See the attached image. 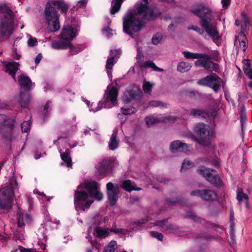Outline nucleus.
Listing matches in <instances>:
<instances>
[{
  "instance_id": "nucleus-60",
  "label": "nucleus",
  "mask_w": 252,
  "mask_h": 252,
  "mask_svg": "<svg viewBox=\"0 0 252 252\" xmlns=\"http://www.w3.org/2000/svg\"><path fill=\"white\" fill-rule=\"evenodd\" d=\"M251 66L250 61L249 60H245V66L244 67H246L247 70L250 69Z\"/></svg>"
},
{
  "instance_id": "nucleus-56",
  "label": "nucleus",
  "mask_w": 252,
  "mask_h": 252,
  "mask_svg": "<svg viewBox=\"0 0 252 252\" xmlns=\"http://www.w3.org/2000/svg\"><path fill=\"white\" fill-rule=\"evenodd\" d=\"M157 180L158 182L162 183L163 184H166L169 181L168 179H165V178H164L163 177H158L157 178Z\"/></svg>"
},
{
  "instance_id": "nucleus-6",
  "label": "nucleus",
  "mask_w": 252,
  "mask_h": 252,
  "mask_svg": "<svg viewBox=\"0 0 252 252\" xmlns=\"http://www.w3.org/2000/svg\"><path fill=\"white\" fill-rule=\"evenodd\" d=\"M14 192L11 186L0 190V209L8 211L12 208Z\"/></svg>"
},
{
  "instance_id": "nucleus-55",
  "label": "nucleus",
  "mask_w": 252,
  "mask_h": 252,
  "mask_svg": "<svg viewBox=\"0 0 252 252\" xmlns=\"http://www.w3.org/2000/svg\"><path fill=\"white\" fill-rule=\"evenodd\" d=\"M230 0H221L223 7L225 9L230 4Z\"/></svg>"
},
{
  "instance_id": "nucleus-52",
  "label": "nucleus",
  "mask_w": 252,
  "mask_h": 252,
  "mask_svg": "<svg viewBox=\"0 0 252 252\" xmlns=\"http://www.w3.org/2000/svg\"><path fill=\"white\" fill-rule=\"evenodd\" d=\"M37 43L36 38L31 37L28 41V45L30 47H33Z\"/></svg>"
},
{
  "instance_id": "nucleus-57",
  "label": "nucleus",
  "mask_w": 252,
  "mask_h": 252,
  "mask_svg": "<svg viewBox=\"0 0 252 252\" xmlns=\"http://www.w3.org/2000/svg\"><path fill=\"white\" fill-rule=\"evenodd\" d=\"M87 0H81L78 1V4L79 5L78 7H84L86 6L87 3Z\"/></svg>"
},
{
  "instance_id": "nucleus-29",
  "label": "nucleus",
  "mask_w": 252,
  "mask_h": 252,
  "mask_svg": "<svg viewBox=\"0 0 252 252\" xmlns=\"http://www.w3.org/2000/svg\"><path fill=\"white\" fill-rule=\"evenodd\" d=\"M21 99L20 100V103L22 107H27L31 99V96L28 93H21Z\"/></svg>"
},
{
  "instance_id": "nucleus-17",
  "label": "nucleus",
  "mask_w": 252,
  "mask_h": 252,
  "mask_svg": "<svg viewBox=\"0 0 252 252\" xmlns=\"http://www.w3.org/2000/svg\"><path fill=\"white\" fill-rule=\"evenodd\" d=\"M190 195L199 196L206 201H212L217 198L216 193L211 189H196L190 192Z\"/></svg>"
},
{
  "instance_id": "nucleus-23",
  "label": "nucleus",
  "mask_w": 252,
  "mask_h": 252,
  "mask_svg": "<svg viewBox=\"0 0 252 252\" xmlns=\"http://www.w3.org/2000/svg\"><path fill=\"white\" fill-rule=\"evenodd\" d=\"M18 81L21 86L26 91L31 89L32 82L30 78L26 76L21 75L18 77Z\"/></svg>"
},
{
  "instance_id": "nucleus-27",
  "label": "nucleus",
  "mask_w": 252,
  "mask_h": 252,
  "mask_svg": "<svg viewBox=\"0 0 252 252\" xmlns=\"http://www.w3.org/2000/svg\"><path fill=\"white\" fill-rule=\"evenodd\" d=\"M69 45V44L66 41L61 38L59 41L54 40L52 42V47L55 49H66Z\"/></svg>"
},
{
  "instance_id": "nucleus-25",
  "label": "nucleus",
  "mask_w": 252,
  "mask_h": 252,
  "mask_svg": "<svg viewBox=\"0 0 252 252\" xmlns=\"http://www.w3.org/2000/svg\"><path fill=\"white\" fill-rule=\"evenodd\" d=\"M118 131L114 130L110 137L109 143V149L111 150H115L119 145V140L117 137Z\"/></svg>"
},
{
  "instance_id": "nucleus-58",
  "label": "nucleus",
  "mask_w": 252,
  "mask_h": 252,
  "mask_svg": "<svg viewBox=\"0 0 252 252\" xmlns=\"http://www.w3.org/2000/svg\"><path fill=\"white\" fill-rule=\"evenodd\" d=\"M42 58V54L41 53H39L37 56L36 57V58L35 59V63L37 64L39 63L40 62L41 59Z\"/></svg>"
},
{
  "instance_id": "nucleus-51",
  "label": "nucleus",
  "mask_w": 252,
  "mask_h": 252,
  "mask_svg": "<svg viewBox=\"0 0 252 252\" xmlns=\"http://www.w3.org/2000/svg\"><path fill=\"white\" fill-rule=\"evenodd\" d=\"M237 198L239 201L242 200L243 199H248V195L242 191H239L237 194Z\"/></svg>"
},
{
  "instance_id": "nucleus-10",
  "label": "nucleus",
  "mask_w": 252,
  "mask_h": 252,
  "mask_svg": "<svg viewBox=\"0 0 252 252\" xmlns=\"http://www.w3.org/2000/svg\"><path fill=\"white\" fill-rule=\"evenodd\" d=\"M15 124V120L6 116L0 114V132L7 139L11 140V131Z\"/></svg>"
},
{
  "instance_id": "nucleus-61",
  "label": "nucleus",
  "mask_w": 252,
  "mask_h": 252,
  "mask_svg": "<svg viewBox=\"0 0 252 252\" xmlns=\"http://www.w3.org/2000/svg\"><path fill=\"white\" fill-rule=\"evenodd\" d=\"M103 33L105 34L106 36L108 37L110 36V31L109 28L103 29Z\"/></svg>"
},
{
  "instance_id": "nucleus-59",
  "label": "nucleus",
  "mask_w": 252,
  "mask_h": 252,
  "mask_svg": "<svg viewBox=\"0 0 252 252\" xmlns=\"http://www.w3.org/2000/svg\"><path fill=\"white\" fill-rule=\"evenodd\" d=\"M137 58L139 60H141L143 57L141 49L140 48H138L137 50Z\"/></svg>"
},
{
  "instance_id": "nucleus-26",
  "label": "nucleus",
  "mask_w": 252,
  "mask_h": 252,
  "mask_svg": "<svg viewBox=\"0 0 252 252\" xmlns=\"http://www.w3.org/2000/svg\"><path fill=\"white\" fill-rule=\"evenodd\" d=\"M190 115L194 117H200L206 119L209 117V113L204 110L200 109H192L190 112Z\"/></svg>"
},
{
  "instance_id": "nucleus-14",
  "label": "nucleus",
  "mask_w": 252,
  "mask_h": 252,
  "mask_svg": "<svg viewBox=\"0 0 252 252\" xmlns=\"http://www.w3.org/2000/svg\"><path fill=\"white\" fill-rule=\"evenodd\" d=\"M85 188L88 191L91 197L100 201L103 198V194L99 191V187L95 181H91L84 184Z\"/></svg>"
},
{
  "instance_id": "nucleus-46",
  "label": "nucleus",
  "mask_w": 252,
  "mask_h": 252,
  "mask_svg": "<svg viewBox=\"0 0 252 252\" xmlns=\"http://www.w3.org/2000/svg\"><path fill=\"white\" fill-rule=\"evenodd\" d=\"M242 27L244 29L246 28L249 25L248 19L244 12L242 13V20H241Z\"/></svg>"
},
{
  "instance_id": "nucleus-7",
  "label": "nucleus",
  "mask_w": 252,
  "mask_h": 252,
  "mask_svg": "<svg viewBox=\"0 0 252 252\" xmlns=\"http://www.w3.org/2000/svg\"><path fill=\"white\" fill-rule=\"evenodd\" d=\"M197 83L199 85L212 89L215 92H219L221 84H224L223 80L216 73L206 76L198 80Z\"/></svg>"
},
{
  "instance_id": "nucleus-37",
  "label": "nucleus",
  "mask_w": 252,
  "mask_h": 252,
  "mask_svg": "<svg viewBox=\"0 0 252 252\" xmlns=\"http://www.w3.org/2000/svg\"><path fill=\"white\" fill-rule=\"evenodd\" d=\"M117 248V243L115 241H111L108 246L106 247L103 252H115Z\"/></svg>"
},
{
  "instance_id": "nucleus-21",
  "label": "nucleus",
  "mask_w": 252,
  "mask_h": 252,
  "mask_svg": "<svg viewBox=\"0 0 252 252\" xmlns=\"http://www.w3.org/2000/svg\"><path fill=\"white\" fill-rule=\"evenodd\" d=\"M110 54L112 56L110 58H108L106 64V68L107 69V72L108 75L110 78L112 77V73L111 70L113 68V66L115 64L114 62V58L116 57L117 55L121 54V51L119 50H115L110 51Z\"/></svg>"
},
{
  "instance_id": "nucleus-38",
  "label": "nucleus",
  "mask_w": 252,
  "mask_h": 252,
  "mask_svg": "<svg viewBox=\"0 0 252 252\" xmlns=\"http://www.w3.org/2000/svg\"><path fill=\"white\" fill-rule=\"evenodd\" d=\"M153 86L154 84L151 83L149 82H144L142 88L145 93L150 94Z\"/></svg>"
},
{
  "instance_id": "nucleus-30",
  "label": "nucleus",
  "mask_w": 252,
  "mask_h": 252,
  "mask_svg": "<svg viewBox=\"0 0 252 252\" xmlns=\"http://www.w3.org/2000/svg\"><path fill=\"white\" fill-rule=\"evenodd\" d=\"M141 68H151L153 70L156 71H163V69L160 68L156 66L155 63L152 61H148L147 62H144L142 64L140 65Z\"/></svg>"
},
{
  "instance_id": "nucleus-49",
  "label": "nucleus",
  "mask_w": 252,
  "mask_h": 252,
  "mask_svg": "<svg viewBox=\"0 0 252 252\" xmlns=\"http://www.w3.org/2000/svg\"><path fill=\"white\" fill-rule=\"evenodd\" d=\"M188 30H192L197 32L200 35H203L205 33L204 30L197 26H192L188 28Z\"/></svg>"
},
{
  "instance_id": "nucleus-42",
  "label": "nucleus",
  "mask_w": 252,
  "mask_h": 252,
  "mask_svg": "<svg viewBox=\"0 0 252 252\" xmlns=\"http://www.w3.org/2000/svg\"><path fill=\"white\" fill-rule=\"evenodd\" d=\"M159 120L154 117H147L145 118V122L148 126L153 124L158 123Z\"/></svg>"
},
{
  "instance_id": "nucleus-1",
  "label": "nucleus",
  "mask_w": 252,
  "mask_h": 252,
  "mask_svg": "<svg viewBox=\"0 0 252 252\" xmlns=\"http://www.w3.org/2000/svg\"><path fill=\"white\" fill-rule=\"evenodd\" d=\"M159 15V12L155 7L148 6V0L136 5L134 11L127 13L123 18L124 32L130 36L133 32H139L143 27V20H152Z\"/></svg>"
},
{
  "instance_id": "nucleus-43",
  "label": "nucleus",
  "mask_w": 252,
  "mask_h": 252,
  "mask_svg": "<svg viewBox=\"0 0 252 252\" xmlns=\"http://www.w3.org/2000/svg\"><path fill=\"white\" fill-rule=\"evenodd\" d=\"M194 165V163L191 161L190 160L185 159H184L183 163H182V168L183 169H189L191 167H192Z\"/></svg>"
},
{
  "instance_id": "nucleus-9",
  "label": "nucleus",
  "mask_w": 252,
  "mask_h": 252,
  "mask_svg": "<svg viewBox=\"0 0 252 252\" xmlns=\"http://www.w3.org/2000/svg\"><path fill=\"white\" fill-rule=\"evenodd\" d=\"M88 198V193L84 190H76L74 193V203L76 209L84 211L90 207L93 201H87Z\"/></svg>"
},
{
  "instance_id": "nucleus-64",
  "label": "nucleus",
  "mask_w": 252,
  "mask_h": 252,
  "mask_svg": "<svg viewBox=\"0 0 252 252\" xmlns=\"http://www.w3.org/2000/svg\"><path fill=\"white\" fill-rule=\"evenodd\" d=\"M240 21L239 20H236L235 22V24L238 26L240 25Z\"/></svg>"
},
{
  "instance_id": "nucleus-28",
  "label": "nucleus",
  "mask_w": 252,
  "mask_h": 252,
  "mask_svg": "<svg viewBox=\"0 0 252 252\" xmlns=\"http://www.w3.org/2000/svg\"><path fill=\"white\" fill-rule=\"evenodd\" d=\"M19 64L16 63H9L5 66L6 71L11 74L15 78V73L18 70Z\"/></svg>"
},
{
  "instance_id": "nucleus-2",
  "label": "nucleus",
  "mask_w": 252,
  "mask_h": 252,
  "mask_svg": "<svg viewBox=\"0 0 252 252\" xmlns=\"http://www.w3.org/2000/svg\"><path fill=\"white\" fill-rule=\"evenodd\" d=\"M183 54L187 59H198L194 62V65L197 67H202L204 69L211 72H217L219 69V64L213 62L211 57L207 54L189 51H184Z\"/></svg>"
},
{
  "instance_id": "nucleus-50",
  "label": "nucleus",
  "mask_w": 252,
  "mask_h": 252,
  "mask_svg": "<svg viewBox=\"0 0 252 252\" xmlns=\"http://www.w3.org/2000/svg\"><path fill=\"white\" fill-rule=\"evenodd\" d=\"M162 40L161 35L159 34H157L152 38V43L154 45L158 44Z\"/></svg>"
},
{
  "instance_id": "nucleus-3",
  "label": "nucleus",
  "mask_w": 252,
  "mask_h": 252,
  "mask_svg": "<svg viewBox=\"0 0 252 252\" xmlns=\"http://www.w3.org/2000/svg\"><path fill=\"white\" fill-rule=\"evenodd\" d=\"M0 12L4 13V18L0 20V37L9 36L12 34V24L14 14L12 11L6 5H0Z\"/></svg>"
},
{
  "instance_id": "nucleus-18",
  "label": "nucleus",
  "mask_w": 252,
  "mask_h": 252,
  "mask_svg": "<svg viewBox=\"0 0 252 252\" xmlns=\"http://www.w3.org/2000/svg\"><path fill=\"white\" fill-rule=\"evenodd\" d=\"M77 35V30L70 26H63L60 35V38L63 39L70 45L72 40Z\"/></svg>"
},
{
  "instance_id": "nucleus-36",
  "label": "nucleus",
  "mask_w": 252,
  "mask_h": 252,
  "mask_svg": "<svg viewBox=\"0 0 252 252\" xmlns=\"http://www.w3.org/2000/svg\"><path fill=\"white\" fill-rule=\"evenodd\" d=\"M134 183L130 180H126L123 182L122 188L127 191H131L133 190Z\"/></svg>"
},
{
  "instance_id": "nucleus-19",
  "label": "nucleus",
  "mask_w": 252,
  "mask_h": 252,
  "mask_svg": "<svg viewBox=\"0 0 252 252\" xmlns=\"http://www.w3.org/2000/svg\"><path fill=\"white\" fill-rule=\"evenodd\" d=\"M188 144L180 140H175L170 144V150L174 154L180 152L187 153L190 151Z\"/></svg>"
},
{
  "instance_id": "nucleus-47",
  "label": "nucleus",
  "mask_w": 252,
  "mask_h": 252,
  "mask_svg": "<svg viewBox=\"0 0 252 252\" xmlns=\"http://www.w3.org/2000/svg\"><path fill=\"white\" fill-rule=\"evenodd\" d=\"M150 233L153 237L156 238L160 241H162L163 237L161 233L154 231H151Z\"/></svg>"
},
{
  "instance_id": "nucleus-16",
  "label": "nucleus",
  "mask_w": 252,
  "mask_h": 252,
  "mask_svg": "<svg viewBox=\"0 0 252 252\" xmlns=\"http://www.w3.org/2000/svg\"><path fill=\"white\" fill-rule=\"evenodd\" d=\"M107 195L111 206L115 205L118 199L119 187L111 183H108L106 185Z\"/></svg>"
},
{
  "instance_id": "nucleus-13",
  "label": "nucleus",
  "mask_w": 252,
  "mask_h": 252,
  "mask_svg": "<svg viewBox=\"0 0 252 252\" xmlns=\"http://www.w3.org/2000/svg\"><path fill=\"white\" fill-rule=\"evenodd\" d=\"M114 166V160L111 158H108L99 162L95 166L96 169V173L98 175L105 176L110 173Z\"/></svg>"
},
{
  "instance_id": "nucleus-24",
  "label": "nucleus",
  "mask_w": 252,
  "mask_h": 252,
  "mask_svg": "<svg viewBox=\"0 0 252 252\" xmlns=\"http://www.w3.org/2000/svg\"><path fill=\"white\" fill-rule=\"evenodd\" d=\"M155 225L160 227L162 230L173 232L178 229L176 225H172L168 221H157Z\"/></svg>"
},
{
  "instance_id": "nucleus-45",
  "label": "nucleus",
  "mask_w": 252,
  "mask_h": 252,
  "mask_svg": "<svg viewBox=\"0 0 252 252\" xmlns=\"http://www.w3.org/2000/svg\"><path fill=\"white\" fill-rule=\"evenodd\" d=\"M32 219L30 215L27 213H23L19 214L18 220H28Z\"/></svg>"
},
{
  "instance_id": "nucleus-41",
  "label": "nucleus",
  "mask_w": 252,
  "mask_h": 252,
  "mask_svg": "<svg viewBox=\"0 0 252 252\" xmlns=\"http://www.w3.org/2000/svg\"><path fill=\"white\" fill-rule=\"evenodd\" d=\"M148 106L152 107L159 106L161 107H166L167 104L159 101L153 100L149 102Z\"/></svg>"
},
{
  "instance_id": "nucleus-40",
  "label": "nucleus",
  "mask_w": 252,
  "mask_h": 252,
  "mask_svg": "<svg viewBox=\"0 0 252 252\" xmlns=\"http://www.w3.org/2000/svg\"><path fill=\"white\" fill-rule=\"evenodd\" d=\"M121 109L122 113L125 115L134 114L136 112V109L134 107H130L127 108L122 107Z\"/></svg>"
},
{
  "instance_id": "nucleus-22",
  "label": "nucleus",
  "mask_w": 252,
  "mask_h": 252,
  "mask_svg": "<svg viewBox=\"0 0 252 252\" xmlns=\"http://www.w3.org/2000/svg\"><path fill=\"white\" fill-rule=\"evenodd\" d=\"M140 97V92L138 90H131L127 92L123 97L125 103H129L132 100L138 99Z\"/></svg>"
},
{
  "instance_id": "nucleus-48",
  "label": "nucleus",
  "mask_w": 252,
  "mask_h": 252,
  "mask_svg": "<svg viewBox=\"0 0 252 252\" xmlns=\"http://www.w3.org/2000/svg\"><path fill=\"white\" fill-rule=\"evenodd\" d=\"M184 218L186 219L193 220H194L199 219L197 215L193 212H188Z\"/></svg>"
},
{
  "instance_id": "nucleus-12",
  "label": "nucleus",
  "mask_w": 252,
  "mask_h": 252,
  "mask_svg": "<svg viewBox=\"0 0 252 252\" xmlns=\"http://www.w3.org/2000/svg\"><path fill=\"white\" fill-rule=\"evenodd\" d=\"M197 172L211 184L217 187L221 185V180L215 170L202 166L197 170Z\"/></svg>"
},
{
  "instance_id": "nucleus-31",
  "label": "nucleus",
  "mask_w": 252,
  "mask_h": 252,
  "mask_svg": "<svg viewBox=\"0 0 252 252\" xmlns=\"http://www.w3.org/2000/svg\"><path fill=\"white\" fill-rule=\"evenodd\" d=\"M122 3L123 0H113L111 2L110 13L111 14H114L118 12Z\"/></svg>"
},
{
  "instance_id": "nucleus-54",
  "label": "nucleus",
  "mask_w": 252,
  "mask_h": 252,
  "mask_svg": "<svg viewBox=\"0 0 252 252\" xmlns=\"http://www.w3.org/2000/svg\"><path fill=\"white\" fill-rule=\"evenodd\" d=\"M179 203V202L177 200H167V204L168 205H173L176 206Z\"/></svg>"
},
{
  "instance_id": "nucleus-5",
  "label": "nucleus",
  "mask_w": 252,
  "mask_h": 252,
  "mask_svg": "<svg viewBox=\"0 0 252 252\" xmlns=\"http://www.w3.org/2000/svg\"><path fill=\"white\" fill-rule=\"evenodd\" d=\"M45 15L50 30L52 32L58 31L60 28L59 14L56 8L52 5L51 1L46 5Z\"/></svg>"
},
{
  "instance_id": "nucleus-53",
  "label": "nucleus",
  "mask_w": 252,
  "mask_h": 252,
  "mask_svg": "<svg viewBox=\"0 0 252 252\" xmlns=\"http://www.w3.org/2000/svg\"><path fill=\"white\" fill-rule=\"evenodd\" d=\"M245 73L250 78L252 79V69L247 70L246 67L243 68Z\"/></svg>"
},
{
  "instance_id": "nucleus-8",
  "label": "nucleus",
  "mask_w": 252,
  "mask_h": 252,
  "mask_svg": "<svg viewBox=\"0 0 252 252\" xmlns=\"http://www.w3.org/2000/svg\"><path fill=\"white\" fill-rule=\"evenodd\" d=\"M118 95V90L114 86H109L107 87V91L106 92L105 100L104 101H99L97 107L95 109H91L90 110L95 112L100 110L103 106L104 107H108L107 103L111 101L112 104H114L117 101Z\"/></svg>"
},
{
  "instance_id": "nucleus-44",
  "label": "nucleus",
  "mask_w": 252,
  "mask_h": 252,
  "mask_svg": "<svg viewBox=\"0 0 252 252\" xmlns=\"http://www.w3.org/2000/svg\"><path fill=\"white\" fill-rule=\"evenodd\" d=\"M31 124V123L30 121H25L21 124V126L22 131L27 132L30 128Z\"/></svg>"
},
{
  "instance_id": "nucleus-33",
  "label": "nucleus",
  "mask_w": 252,
  "mask_h": 252,
  "mask_svg": "<svg viewBox=\"0 0 252 252\" xmlns=\"http://www.w3.org/2000/svg\"><path fill=\"white\" fill-rule=\"evenodd\" d=\"M51 2L52 5L56 8L57 10L60 9L63 12L65 13L68 9L67 5L62 2L59 1H51Z\"/></svg>"
},
{
  "instance_id": "nucleus-62",
  "label": "nucleus",
  "mask_w": 252,
  "mask_h": 252,
  "mask_svg": "<svg viewBox=\"0 0 252 252\" xmlns=\"http://www.w3.org/2000/svg\"><path fill=\"white\" fill-rule=\"evenodd\" d=\"M17 226L19 227H22L25 225L24 221H17Z\"/></svg>"
},
{
  "instance_id": "nucleus-32",
  "label": "nucleus",
  "mask_w": 252,
  "mask_h": 252,
  "mask_svg": "<svg viewBox=\"0 0 252 252\" xmlns=\"http://www.w3.org/2000/svg\"><path fill=\"white\" fill-rule=\"evenodd\" d=\"M191 67L190 63L182 62L178 63L177 66V70L182 73L186 72L189 71Z\"/></svg>"
},
{
  "instance_id": "nucleus-39",
  "label": "nucleus",
  "mask_w": 252,
  "mask_h": 252,
  "mask_svg": "<svg viewBox=\"0 0 252 252\" xmlns=\"http://www.w3.org/2000/svg\"><path fill=\"white\" fill-rule=\"evenodd\" d=\"M69 49V52L71 55H75L80 52L82 49L79 45H77L76 46H73L70 43V45L68 46Z\"/></svg>"
},
{
  "instance_id": "nucleus-4",
  "label": "nucleus",
  "mask_w": 252,
  "mask_h": 252,
  "mask_svg": "<svg viewBox=\"0 0 252 252\" xmlns=\"http://www.w3.org/2000/svg\"><path fill=\"white\" fill-rule=\"evenodd\" d=\"M194 130L197 137L192 136L193 140L200 145H208L212 136V130L210 126L202 123H198L195 126Z\"/></svg>"
},
{
  "instance_id": "nucleus-34",
  "label": "nucleus",
  "mask_w": 252,
  "mask_h": 252,
  "mask_svg": "<svg viewBox=\"0 0 252 252\" xmlns=\"http://www.w3.org/2000/svg\"><path fill=\"white\" fill-rule=\"evenodd\" d=\"M239 37L242 38L241 41H240L239 39H238V40L239 41L240 44L239 48H240L243 51H245L248 46V43L246 42V38L245 37L244 34L243 33H240L239 34L238 38ZM237 39L235 40V44L237 43Z\"/></svg>"
},
{
  "instance_id": "nucleus-63",
  "label": "nucleus",
  "mask_w": 252,
  "mask_h": 252,
  "mask_svg": "<svg viewBox=\"0 0 252 252\" xmlns=\"http://www.w3.org/2000/svg\"><path fill=\"white\" fill-rule=\"evenodd\" d=\"M21 252H32V250L30 249H27L25 248H21Z\"/></svg>"
},
{
  "instance_id": "nucleus-35",
  "label": "nucleus",
  "mask_w": 252,
  "mask_h": 252,
  "mask_svg": "<svg viewBox=\"0 0 252 252\" xmlns=\"http://www.w3.org/2000/svg\"><path fill=\"white\" fill-rule=\"evenodd\" d=\"M69 151L68 149L66 150L65 152L62 154L61 152V156L62 159L66 163L67 167H69L71 165V159L69 156Z\"/></svg>"
},
{
  "instance_id": "nucleus-20",
  "label": "nucleus",
  "mask_w": 252,
  "mask_h": 252,
  "mask_svg": "<svg viewBox=\"0 0 252 252\" xmlns=\"http://www.w3.org/2000/svg\"><path fill=\"white\" fill-rule=\"evenodd\" d=\"M211 21L203 20L200 25L204 28L205 32L213 39L218 40L220 38L219 32L217 29L216 26L210 23Z\"/></svg>"
},
{
  "instance_id": "nucleus-15",
  "label": "nucleus",
  "mask_w": 252,
  "mask_h": 252,
  "mask_svg": "<svg viewBox=\"0 0 252 252\" xmlns=\"http://www.w3.org/2000/svg\"><path fill=\"white\" fill-rule=\"evenodd\" d=\"M210 9L203 4L198 5L192 10V12L200 18V23L203 21H211L212 15Z\"/></svg>"
},
{
  "instance_id": "nucleus-11",
  "label": "nucleus",
  "mask_w": 252,
  "mask_h": 252,
  "mask_svg": "<svg viewBox=\"0 0 252 252\" xmlns=\"http://www.w3.org/2000/svg\"><path fill=\"white\" fill-rule=\"evenodd\" d=\"M96 236L99 238H105L110 234V232L116 234H125L128 231L126 228L118 227L115 223L111 228L96 227L94 229Z\"/></svg>"
}]
</instances>
